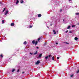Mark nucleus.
Segmentation results:
<instances>
[{
    "instance_id": "f257e3e1",
    "label": "nucleus",
    "mask_w": 79,
    "mask_h": 79,
    "mask_svg": "<svg viewBox=\"0 0 79 79\" xmlns=\"http://www.w3.org/2000/svg\"><path fill=\"white\" fill-rule=\"evenodd\" d=\"M50 56H51V55H49L48 56L45 57V59H46V60H47L48 58H50Z\"/></svg>"
},
{
    "instance_id": "f03ea898",
    "label": "nucleus",
    "mask_w": 79,
    "mask_h": 79,
    "mask_svg": "<svg viewBox=\"0 0 79 79\" xmlns=\"http://www.w3.org/2000/svg\"><path fill=\"white\" fill-rule=\"evenodd\" d=\"M40 60H37V61L35 63L36 64H39L40 63Z\"/></svg>"
},
{
    "instance_id": "7ed1b4c3",
    "label": "nucleus",
    "mask_w": 79,
    "mask_h": 79,
    "mask_svg": "<svg viewBox=\"0 0 79 79\" xmlns=\"http://www.w3.org/2000/svg\"><path fill=\"white\" fill-rule=\"evenodd\" d=\"M7 13H8V11H7L5 12V15H7Z\"/></svg>"
},
{
    "instance_id": "20e7f679",
    "label": "nucleus",
    "mask_w": 79,
    "mask_h": 79,
    "mask_svg": "<svg viewBox=\"0 0 79 79\" xmlns=\"http://www.w3.org/2000/svg\"><path fill=\"white\" fill-rule=\"evenodd\" d=\"M42 54H40L39 56V58H41L42 57Z\"/></svg>"
},
{
    "instance_id": "39448f33",
    "label": "nucleus",
    "mask_w": 79,
    "mask_h": 79,
    "mask_svg": "<svg viewBox=\"0 0 79 79\" xmlns=\"http://www.w3.org/2000/svg\"><path fill=\"white\" fill-rule=\"evenodd\" d=\"M27 44V42L26 41H25L24 43H23V44H24V45H26Z\"/></svg>"
},
{
    "instance_id": "423d86ee",
    "label": "nucleus",
    "mask_w": 79,
    "mask_h": 79,
    "mask_svg": "<svg viewBox=\"0 0 79 79\" xmlns=\"http://www.w3.org/2000/svg\"><path fill=\"white\" fill-rule=\"evenodd\" d=\"M53 32H54V34H56V31H55V30H53Z\"/></svg>"
},
{
    "instance_id": "0eeeda50",
    "label": "nucleus",
    "mask_w": 79,
    "mask_h": 79,
    "mask_svg": "<svg viewBox=\"0 0 79 79\" xmlns=\"http://www.w3.org/2000/svg\"><path fill=\"white\" fill-rule=\"evenodd\" d=\"M74 39L75 40H77V39H78V38H77V37H76Z\"/></svg>"
},
{
    "instance_id": "6e6552de",
    "label": "nucleus",
    "mask_w": 79,
    "mask_h": 79,
    "mask_svg": "<svg viewBox=\"0 0 79 79\" xmlns=\"http://www.w3.org/2000/svg\"><path fill=\"white\" fill-rule=\"evenodd\" d=\"M41 16L42 15H41V14H39L38 16L39 18H40V17H41Z\"/></svg>"
},
{
    "instance_id": "1a4fd4ad",
    "label": "nucleus",
    "mask_w": 79,
    "mask_h": 79,
    "mask_svg": "<svg viewBox=\"0 0 79 79\" xmlns=\"http://www.w3.org/2000/svg\"><path fill=\"white\" fill-rule=\"evenodd\" d=\"M14 23H12L11 24V26H14Z\"/></svg>"
},
{
    "instance_id": "9d476101",
    "label": "nucleus",
    "mask_w": 79,
    "mask_h": 79,
    "mask_svg": "<svg viewBox=\"0 0 79 79\" xmlns=\"http://www.w3.org/2000/svg\"><path fill=\"white\" fill-rule=\"evenodd\" d=\"M32 44H35V40H33L32 41Z\"/></svg>"
},
{
    "instance_id": "9b49d317",
    "label": "nucleus",
    "mask_w": 79,
    "mask_h": 79,
    "mask_svg": "<svg viewBox=\"0 0 79 79\" xmlns=\"http://www.w3.org/2000/svg\"><path fill=\"white\" fill-rule=\"evenodd\" d=\"M15 71V69H13L12 70V73H13V72H14V71Z\"/></svg>"
},
{
    "instance_id": "f8f14e48",
    "label": "nucleus",
    "mask_w": 79,
    "mask_h": 79,
    "mask_svg": "<svg viewBox=\"0 0 79 79\" xmlns=\"http://www.w3.org/2000/svg\"><path fill=\"white\" fill-rule=\"evenodd\" d=\"M4 22H5V20H2V24H4Z\"/></svg>"
},
{
    "instance_id": "ddd939ff",
    "label": "nucleus",
    "mask_w": 79,
    "mask_h": 79,
    "mask_svg": "<svg viewBox=\"0 0 79 79\" xmlns=\"http://www.w3.org/2000/svg\"><path fill=\"white\" fill-rule=\"evenodd\" d=\"M37 51L34 53V55H37Z\"/></svg>"
},
{
    "instance_id": "4468645a",
    "label": "nucleus",
    "mask_w": 79,
    "mask_h": 79,
    "mask_svg": "<svg viewBox=\"0 0 79 79\" xmlns=\"http://www.w3.org/2000/svg\"><path fill=\"white\" fill-rule=\"evenodd\" d=\"M70 28H71V26H68L67 28V29H70Z\"/></svg>"
},
{
    "instance_id": "2eb2a0df",
    "label": "nucleus",
    "mask_w": 79,
    "mask_h": 79,
    "mask_svg": "<svg viewBox=\"0 0 79 79\" xmlns=\"http://www.w3.org/2000/svg\"><path fill=\"white\" fill-rule=\"evenodd\" d=\"M19 3V1L18 0H17L16 2V4H18Z\"/></svg>"
},
{
    "instance_id": "dca6fc26",
    "label": "nucleus",
    "mask_w": 79,
    "mask_h": 79,
    "mask_svg": "<svg viewBox=\"0 0 79 79\" xmlns=\"http://www.w3.org/2000/svg\"><path fill=\"white\" fill-rule=\"evenodd\" d=\"M0 56H1V58H3V55H2V54H1Z\"/></svg>"
},
{
    "instance_id": "f3484780",
    "label": "nucleus",
    "mask_w": 79,
    "mask_h": 79,
    "mask_svg": "<svg viewBox=\"0 0 79 79\" xmlns=\"http://www.w3.org/2000/svg\"><path fill=\"white\" fill-rule=\"evenodd\" d=\"M24 2V1L22 0V1L20 2L21 3H23Z\"/></svg>"
},
{
    "instance_id": "a211bd4d",
    "label": "nucleus",
    "mask_w": 79,
    "mask_h": 79,
    "mask_svg": "<svg viewBox=\"0 0 79 79\" xmlns=\"http://www.w3.org/2000/svg\"><path fill=\"white\" fill-rule=\"evenodd\" d=\"M75 15H79V13H76Z\"/></svg>"
},
{
    "instance_id": "6ab92c4d",
    "label": "nucleus",
    "mask_w": 79,
    "mask_h": 79,
    "mask_svg": "<svg viewBox=\"0 0 79 79\" xmlns=\"http://www.w3.org/2000/svg\"><path fill=\"white\" fill-rule=\"evenodd\" d=\"M37 42L36 41L35 43V45H37Z\"/></svg>"
},
{
    "instance_id": "aec40b11",
    "label": "nucleus",
    "mask_w": 79,
    "mask_h": 79,
    "mask_svg": "<svg viewBox=\"0 0 79 79\" xmlns=\"http://www.w3.org/2000/svg\"><path fill=\"white\" fill-rule=\"evenodd\" d=\"M47 45V43H45L44 44V46H45V45Z\"/></svg>"
},
{
    "instance_id": "412c9836",
    "label": "nucleus",
    "mask_w": 79,
    "mask_h": 79,
    "mask_svg": "<svg viewBox=\"0 0 79 79\" xmlns=\"http://www.w3.org/2000/svg\"><path fill=\"white\" fill-rule=\"evenodd\" d=\"M79 73V69L78 71H77V73Z\"/></svg>"
},
{
    "instance_id": "4be33fe9",
    "label": "nucleus",
    "mask_w": 79,
    "mask_h": 79,
    "mask_svg": "<svg viewBox=\"0 0 79 79\" xmlns=\"http://www.w3.org/2000/svg\"><path fill=\"white\" fill-rule=\"evenodd\" d=\"M40 40V38H39L38 39V41H39V40Z\"/></svg>"
},
{
    "instance_id": "5701e85b",
    "label": "nucleus",
    "mask_w": 79,
    "mask_h": 79,
    "mask_svg": "<svg viewBox=\"0 0 79 79\" xmlns=\"http://www.w3.org/2000/svg\"><path fill=\"white\" fill-rule=\"evenodd\" d=\"M65 44H69V43H67V42H64V43Z\"/></svg>"
},
{
    "instance_id": "b1692460",
    "label": "nucleus",
    "mask_w": 79,
    "mask_h": 79,
    "mask_svg": "<svg viewBox=\"0 0 79 79\" xmlns=\"http://www.w3.org/2000/svg\"><path fill=\"white\" fill-rule=\"evenodd\" d=\"M75 25H72V27H75Z\"/></svg>"
},
{
    "instance_id": "393cba45",
    "label": "nucleus",
    "mask_w": 79,
    "mask_h": 79,
    "mask_svg": "<svg viewBox=\"0 0 79 79\" xmlns=\"http://www.w3.org/2000/svg\"><path fill=\"white\" fill-rule=\"evenodd\" d=\"M32 27V26H30L29 27L30 28H31Z\"/></svg>"
},
{
    "instance_id": "a878e982",
    "label": "nucleus",
    "mask_w": 79,
    "mask_h": 79,
    "mask_svg": "<svg viewBox=\"0 0 79 79\" xmlns=\"http://www.w3.org/2000/svg\"><path fill=\"white\" fill-rule=\"evenodd\" d=\"M52 60H54V57H52Z\"/></svg>"
},
{
    "instance_id": "bb28decb",
    "label": "nucleus",
    "mask_w": 79,
    "mask_h": 79,
    "mask_svg": "<svg viewBox=\"0 0 79 79\" xmlns=\"http://www.w3.org/2000/svg\"><path fill=\"white\" fill-rule=\"evenodd\" d=\"M69 33H72V31H69Z\"/></svg>"
},
{
    "instance_id": "cd10ccee",
    "label": "nucleus",
    "mask_w": 79,
    "mask_h": 79,
    "mask_svg": "<svg viewBox=\"0 0 79 79\" xmlns=\"http://www.w3.org/2000/svg\"><path fill=\"white\" fill-rule=\"evenodd\" d=\"M9 60L10 61V60H11V58H10L9 59Z\"/></svg>"
},
{
    "instance_id": "c85d7f7f",
    "label": "nucleus",
    "mask_w": 79,
    "mask_h": 79,
    "mask_svg": "<svg viewBox=\"0 0 79 79\" xmlns=\"http://www.w3.org/2000/svg\"><path fill=\"white\" fill-rule=\"evenodd\" d=\"M0 4H1V5H2V2H0Z\"/></svg>"
},
{
    "instance_id": "c756f323",
    "label": "nucleus",
    "mask_w": 79,
    "mask_h": 79,
    "mask_svg": "<svg viewBox=\"0 0 79 79\" xmlns=\"http://www.w3.org/2000/svg\"><path fill=\"white\" fill-rule=\"evenodd\" d=\"M19 69H18L17 70V72H19Z\"/></svg>"
},
{
    "instance_id": "7c9ffc66",
    "label": "nucleus",
    "mask_w": 79,
    "mask_h": 79,
    "mask_svg": "<svg viewBox=\"0 0 79 79\" xmlns=\"http://www.w3.org/2000/svg\"><path fill=\"white\" fill-rule=\"evenodd\" d=\"M5 8L4 9V10H3V12H4V11H5Z\"/></svg>"
},
{
    "instance_id": "2f4dec72",
    "label": "nucleus",
    "mask_w": 79,
    "mask_h": 79,
    "mask_svg": "<svg viewBox=\"0 0 79 79\" xmlns=\"http://www.w3.org/2000/svg\"><path fill=\"white\" fill-rule=\"evenodd\" d=\"M68 32V31L67 30L65 32H66V33H67V32Z\"/></svg>"
},
{
    "instance_id": "473e14b6",
    "label": "nucleus",
    "mask_w": 79,
    "mask_h": 79,
    "mask_svg": "<svg viewBox=\"0 0 79 79\" xmlns=\"http://www.w3.org/2000/svg\"><path fill=\"white\" fill-rule=\"evenodd\" d=\"M30 54H31V55H32V54H33V53H32L30 52Z\"/></svg>"
},
{
    "instance_id": "72a5a7b5",
    "label": "nucleus",
    "mask_w": 79,
    "mask_h": 79,
    "mask_svg": "<svg viewBox=\"0 0 79 79\" xmlns=\"http://www.w3.org/2000/svg\"><path fill=\"white\" fill-rule=\"evenodd\" d=\"M73 75H71L70 76V77H73Z\"/></svg>"
},
{
    "instance_id": "f704fd0d",
    "label": "nucleus",
    "mask_w": 79,
    "mask_h": 79,
    "mask_svg": "<svg viewBox=\"0 0 79 79\" xmlns=\"http://www.w3.org/2000/svg\"><path fill=\"white\" fill-rule=\"evenodd\" d=\"M57 60H59V57H57Z\"/></svg>"
},
{
    "instance_id": "c9c22d12",
    "label": "nucleus",
    "mask_w": 79,
    "mask_h": 79,
    "mask_svg": "<svg viewBox=\"0 0 79 79\" xmlns=\"http://www.w3.org/2000/svg\"><path fill=\"white\" fill-rule=\"evenodd\" d=\"M62 11V10H61V9L60 10V12H61V11Z\"/></svg>"
},
{
    "instance_id": "e433bc0d",
    "label": "nucleus",
    "mask_w": 79,
    "mask_h": 79,
    "mask_svg": "<svg viewBox=\"0 0 79 79\" xmlns=\"http://www.w3.org/2000/svg\"><path fill=\"white\" fill-rule=\"evenodd\" d=\"M24 72H22V74H24Z\"/></svg>"
},
{
    "instance_id": "4c0bfd02",
    "label": "nucleus",
    "mask_w": 79,
    "mask_h": 79,
    "mask_svg": "<svg viewBox=\"0 0 79 79\" xmlns=\"http://www.w3.org/2000/svg\"><path fill=\"white\" fill-rule=\"evenodd\" d=\"M56 45H57V44H58V43H56Z\"/></svg>"
},
{
    "instance_id": "58836bf2",
    "label": "nucleus",
    "mask_w": 79,
    "mask_h": 79,
    "mask_svg": "<svg viewBox=\"0 0 79 79\" xmlns=\"http://www.w3.org/2000/svg\"><path fill=\"white\" fill-rule=\"evenodd\" d=\"M77 25H78L79 26V23H77Z\"/></svg>"
},
{
    "instance_id": "ea45409f",
    "label": "nucleus",
    "mask_w": 79,
    "mask_h": 79,
    "mask_svg": "<svg viewBox=\"0 0 79 79\" xmlns=\"http://www.w3.org/2000/svg\"><path fill=\"white\" fill-rule=\"evenodd\" d=\"M72 0H69V1L70 2Z\"/></svg>"
},
{
    "instance_id": "a19ab883",
    "label": "nucleus",
    "mask_w": 79,
    "mask_h": 79,
    "mask_svg": "<svg viewBox=\"0 0 79 79\" xmlns=\"http://www.w3.org/2000/svg\"><path fill=\"white\" fill-rule=\"evenodd\" d=\"M36 48H38V49H39V47H37Z\"/></svg>"
},
{
    "instance_id": "79ce46f5",
    "label": "nucleus",
    "mask_w": 79,
    "mask_h": 79,
    "mask_svg": "<svg viewBox=\"0 0 79 79\" xmlns=\"http://www.w3.org/2000/svg\"><path fill=\"white\" fill-rule=\"evenodd\" d=\"M63 21L64 22V19H63Z\"/></svg>"
},
{
    "instance_id": "37998d69",
    "label": "nucleus",
    "mask_w": 79,
    "mask_h": 79,
    "mask_svg": "<svg viewBox=\"0 0 79 79\" xmlns=\"http://www.w3.org/2000/svg\"><path fill=\"white\" fill-rule=\"evenodd\" d=\"M48 27V28H49V27Z\"/></svg>"
},
{
    "instance_id": "c03bdc74",
    "label": "nucleus",
    "mask_w": 79,
    "mask_h": 79,
    "mask_svg": "<svg viewBox=\"0 0 79 79\" xmlns=\"http://www.w3.org/2000/svg\"><path fill=\"white\" fill-rule=\"evenodd\" d=\"M50 25H51V26H52V24H51Z\"/></svg>"
},
{
    "instance_id": "a18cd8bd",
    "label": "nucleus",
    "mask_w": 79,
    "mask_h": 79,
    "mask_svg": "<svg viewBox=\"0 0 79 79\" xmlns=\"http://www.w3.org/2000/svg\"><path fill=\"white\" fill-rule=\"evenodd\" d=\"M0 41H1V40H0Z\"/></svg>"
}]
</instances>
